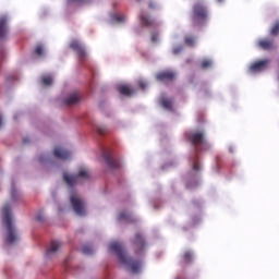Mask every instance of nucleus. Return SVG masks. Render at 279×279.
I'll return each mask as SVG.
<instances>
[{
	"instance_id": "12",
	"label": "nucleus",
	"mask_w": 279,
	"mask_h": 279,
	"mask_svg": "<svg viewBox=\"0 0 279 279\" xmlns=\"http://www.w3.org/2000/svg\"><path fill=\"white\" fill-rule=\"evenodd\" d=\"M258 47L264 51H271L276 49V43L274 39L264 38L258 41Z\"/></svg>"
},
{
	"instance_id": "36",
	"label": "nucleus",
	"mask_w": 279,
	"mask_h": 279,
	"mask_svg": "<svg viewBox=\"0 0 279 279\" xmlns=\"http://www.w3.org/2000/svg\"><path fill=\"white\" fill-rule=\"evenodd\" d=\"M23 143H29V140L24 138V140H23Z\"/></svg>"
},
{
	"instance_id": "11",
	"label": "nucleus",
	"mask_w": 279,
	"mask_h": 279,
	"mask_svg": "<svg viewBox=\"0 0 279 279\" xmlns=\"http://www.w3.org/2000/svg\"><path fill=\"white\" fill-rule=\"evenodd\" d=\"M156 80L158 82H173V80H175V72L171 70H165V71L158 72L156 74Z\"/></svg>"
},
{
	"instance_id": "23",
	"label": "nucleus",
	"mask_w": 279,
	"mask_h": 279,
	"mask_svg": "<svg viewBox=\"0 0 279 279\" xmlns=\"http://www.w3.org/2000/svg\"><path fill=\"white\" fill-rule=\"evenodd\" d=\"M184 40L185 45H187L189 47H195V37L186 36Z\"/></svg>"
},
{
	"instance_id": "28",
	"label": "nucleus",
	"mask_w": 279,
	"mask_h": 279,
	"mask_svg": "<svg viewBox=\"0 0 279 279\" xmlns=\"http://www.w3.org/2000/svg\"><path fill=\"white\" fill-rule=\"evenodd\" d=\"M44 51H45V48L40 45L37 46L36 49H35L36 56H43Z\"/></svg>"
},
{
	"instance_id": "20",
	"label": "nucleus",
	"mask_w": 279,
	"mask_h": 279,
	"mask_svg": "<svg viewBox=\"0 0 279 279\" xmlns=\"http://www.w3.org/2000/svg\"><path fill=\"white\" fill-rule=\"evenodd\" d=\"M118 220L126 221V223H130V221H132V214L123 211V213L119 214Z\"/></svg>"
},
{
	"instance_id": "16",
	"label": "nucleus",
	"mask_w": 279,
	"mask_h": 279,
	"mask_svg": "<svg viewBox=\"0 0 279 279\" xmlns=\"http://www.w3.org/2000/svg\"><path fill=\"white\" fill-rule=\"evenodd\" d=\"M81 99L82 97L80 96V94H71L66 98H64L63 104L65 106H75L80 104Z\"/></svg>"
},
{
	"instance_id": "41",
	"label": "nucleus",
	"mask_w": 279,
	"mask_h": 279,
	"mask_svg": "<svg viewBox=\"0 0 279 279\" xmlns=\"http://www.w3.org/2000/svg\"><path fill=\"white\" fill-rule=\"evenodd\" d=\"M40 162H43V159H39Z\"/></svg>"
},
{
	"instance_id": "15",
	"label": "nucleus",
	"mask_w": 279,
	"mask_h": 279,
	"mask_svg": "<svg viewBox=\"0 0 279 279\" xmlns=\"http://www.w3.org/2000/svg\"><path fill=\"white\" fill-rule=\"evenodd\" d=\"M53 154L59 160H69V158H71V151L60 147L54 148Z\"/></svg>"
},
{
	"instance_id": "19",
	"label": "nucleus",
	"mask_w": 279,
	"mask_h": 279,
	"mask_svg": "<svg viewBox=\"0 0 279 279\" xmlns=\"http://www.w3.org/2000/svg\"><path fill=\"white\" fill-rule=\"evenodd\" d=\"M161 106L166 110H171L173 108V100L171 98L161 97Z\"/></svg>"
},
{
	"instance_id": "2",
	"label": "nucleus",
	"mask_w": 279,
	"mask_h": 279,
	"mask_svg": "<svg viewBox=\"0 0 279 279\" xmlns=\"http://www.w3.org/2000/svg\"><path fill=\"white\" fill-rule=\"evenodd\" d=\"M109 250L114 252L118 256L121 265H124L126 269H130L132 274H141V260L132 258L128 255V251H125V246L121 242H113L109 245Z\"/></svg>"
},
{
	"instance_id": "35",
	"label": "nucleus",
	"mask_w": 279,
	"mask_h": 279,
	"mask_svg": "<svg viewBox=\"0 0 279 279\" xmlns=\"http://www.w3.org/2000/svg\"><path fill=\"white\" fill-rule=\"evenodd\" d=\"M69 3H71V1H77L78 3H84V0H68Z\"/></svg>"
},
{
	"instance_id": "40",
	"label": "nucleus",
	"mask_w": 279,
	"mask_h": 279,
	"mask_svg": "<svg viewBox=\"0 0 279 279\" xmlns=\"http://www.w3.org/2000/svg\"><path fill=\"white\" fill-rule=\"evenodd\" d=\"M0 125H1V116H0Z\"/></svg>"
},
{
	"instance_id": "21",
	"label": "nucleus",
	"mask_w": 279,
	"mask_h": 279,
	"mask_svg": "<svg viewBox=\"0 0 279 279\" xmlns=\"http://www.w3.org/2000/svg\"><path fill=\"white\" fill-rule=\"evenodd\" d=\"M279 34V20H277L270 28V36H278Z\"/></svg>"
},
{
	"instance_id": "27",
	"label": "nucleus",
	"mask_w": 279,
	"mask_h": 279,
	"mask_svg": "<svg viewBox=\"0 0 279 279\" xmlns=\"http://www.w3.org/2000/svg\"><path fill=\"white\" fill-rule=\"evenodd\" d=\"M82 252H83V254L90 255V254H93V246L85 245V246H83Z\"/></svg>"
},
{
	"instance_id": "42",
	"label": "nucleus",
	"mask_w": 279,
	"mask_h": 279,
	"mask_svg": "<svg viewBox=\"0 0 279 279\" xmlns=\"http://www.w3.org/2000/svg\"><path fill=\"white\" fill-rule=\"evenodd\" d=\"M136 1H141V0H136Z\"/></svg>"
},
{
	"instance_id": "34",
	"label": "nucleus",
	"mask_w": 279,
	"mask_h": 279,
	"mask_svg": "<svg viewBox=\"0 0 279 279\" xmlns=\"http://www.w3.org/2000/svg\"><path fill=\"white\" fill-rule=\"evenodd\" d=\"M36 219H37L38 221H45V216L41 215V214H38V215L36 216Z\"/></svg>"
},
{
	"instance_id": "37",
	"label": "nucleus",
	"mask_w": 279,
	"mask_h": 279,
	"mask_svg": "<svg viewBox=\"0 0 279 279\" xmlns=\"http://www.w3.org/2000/svg\"><path fill=\"white\" fill-rule=\"evenodd\" d=\"M216 160H217V166L219 167V157H217Z\"/></svg>"
},
{
	"instance_id": "26",
	"label": "nucleus",
	"mask_w": 279,
	"mask_h": 279,
	"mask_svg": "<svg viewBox=\"0 0 279 279\" xmlns=\"http://www.w3.org/2000/svg\"><path fill=\"white\" fill-rule=\"evenodd\" d=\"M192 259H193V253H191L190 251H187L183 254L184 263H191Z\"/></svg>"
},
{
	"instance_id": "29",
	"label": "nucleus",
	"mask_w": 279,
	"mask_h": 279,
	"mask_svg": "<svg viewBox=\"0 0 279 279\" xmlns=\"http://www.w3.org/2000/svg\"><path fill=\"white\" fill-rule=\"evenodd\" d=\"M138 85H140V87H141L143 90H145V89L147 88V83H146L145 81H140V82H138Z\"/></svg>"
},
{
	"instance_id": "17",
	"label": "nucleus",
	"mask_w": 279,
	"mask_h": 279,
	"mask_svg": "<svg viewBox=\"0 0 279 279\" xmlns=\"http://www.w3.org/2000/svg\"><path fill=\"white\" fill-rule=\"evenodd\" d=\"M8 36V19H0V39Z\"/></svg>"
},
{
	"instance_id": "30",
	"label": "nucleus",
	"mask_w": 279,
	"mask_h": 279,
	"mask_svg": "<svg viewBox=\"0 0 279 279\" xmlns=\"http://www.w3.org/2000/svg\"><path fill=\"white\" fill-rule=\"evenodd\" d=\"M116 21H117L118 23H123V21H125V16H123V15H117V16H116Z\"/></svg>"
},
{
	"instance_id": "3",
	"label": "nucleus",
	"mask_w": 279,
	"mask_h": 279,
	"mask_svg": "<svg viewBox=\"0 0 279 279\" xmlns=\"http://www.w3.org/2000/svg\"><path fill=\"white\" fill-rule=\"evenodd\" d=\"M209 12L208 7L204 0H198L192 5L190 21L192 27H204L208 23Z\"/></svg>"
},
{
	"instance_id": "1",
	"label": "nucleus",
	"mask_w": 279,
	"mask_h": 279,
	"mask_svg": "<svg viewBox=\"0 0 279 279\" xmlns=\"http://www.w3.org/2000/svg\"><path fill=\"white\" fill-rule=\"evenodd\" d=\"M185 138L195 147V151L190 159L192 169L193 171H201L202 166L199 165L197 151H204V149L209 147L208 142H206V133L204 131L189 132L185 134Z\"/></svg>"
},
{
	"instance_id": "39",
	"label": "nucleus",
	"mask_w": 279,
	"mask_h": 279,
	"mask_svg": "<svg viewBox=\"0 0 279 279\" xmlns=\"http://www.w3.org/2000/svg\"><path fill=\"white\" fill-rule=\"evenodd\" d=\"M174 53H178V50H174Z\"/></svg>"
},
{
	"instance_id": "32",
	"label": "nucleus",
	"mask_w": 279,
	"mask_h": 279,
	"mask_svg": "<svg viewBox=\"0 0 279 279\" xmlns=\"http://www.w3.org/2000/svg\"><path fill=\"white\" fill-rule=\"evenodd\" d=\"M148 8H149V10H156V2L150 1V2L148 3Z\"/></svg>"
},
{
	"instance_id": "6",
	"label": "nucleus",
	"mask_w": 279,
	"mask_h": 279,
	"mask_svg": "<svg viewBox=\"0 0 279 279\" xmlns=\"http://www.w3.org/2000/svg\"><path fill=\"white\" fill-rule=\"evenodd\" d=\"M70 202H71L74 213H76L78 215V217H84V215H86V203H84V201L82 198H80V197H77V195L73 194L70 197Z\"/></svg>"
},
{
	"instance_id": "38",
	"label": "nucleus",
	"mask_w": 279,
	"mask_h": 279,
	"mask_svg": "<svg viewBox=\"0 0 279 279\" xmlns=\"http://www.w3.org/2000/svg\"><path fill=\"white\" fill-rule=\"evenodd\" d=\"M218 3H223V0H217Z\"/></svg>"
},
{
	"instance_id": "14",
	"label": "nucleus",
	"mask_w": 279,
	"mask_h": 279,
	"mask_svg": "<svg viewBox=\"0 0 279 279\" xmlns=\"http://www.w3.org/2000/svg\"><path fill=\"white\" fill-rule=\"evenodd\" d=\"M140 23L143 27H156V20L145 15V12L140 14Z\"/></svg>"
},
{
	"instance_id": "22",
	"label": "nucleus",
	"mask_w": 279,
	"mask_h": 279,
	"mask_svg": "<svg viewBox=\"0 0 279 279\" xmlns=\"http://www.w3.org/2000/svg\"><path fill=\"white\" fill-rule=\"evenodd\" d=\"M41 82L44 86H51L53 84V77L50 75L43 76Z\"/></svg>"
},
{
	"instance_id": "7",
	"label": "nucleus",
	"mask_w": 279,
	"mask_h": 279,
	"mask_svg": "<svg viewBox=\"0 0 279 279\" xmlns=\"http://www.w3.org/2000/svg\"><path fill=\"white\" fill-rule=\"evenodd\" d=\"M270 63H271L270 59H263V60L255 61L250 65L248 71L251 73H262V71H265V69H268Z\"/></svg>"
},
{
	"instance_id": "8",
	"label": "nucleus",
	"mask_w": 279,
	"mask_h": 279,
	"mask_svg": "<svg viewBox=\"0 0 279 279\" xmlns=\"http://www.w3.org/2000/svg\"><path fill=\"white\" fill-rule=\"evenodd\" d=\"M132 245L135 254H141L145 247H147V243L145 242V238L141 233L135 234V239L132 240Z\"/></svg>"
},
{
	"instance_id": "33",
	"label": "nucleus",
	"mask_w": 279,
	"mask_h": 279,
	"mask_svg": "<svg viewBox=\"0 0 279 279\" xmlns=\"http://www.w3.org/2000/svg\"><path fill=\"white\" fill-rule=\"evenodd\" d=\"M11 197H12V199H16V190L15 189L11 190Z\"/></svg>"
},
{
	"instance_id": "4",
	"label": "nucleus",
	"mask_w": 279,
	"mask_h": 279,
	"mask_svg": "<svg viewBox=\"0 0 279 279\" xmlns=\"http://www.w3.org/2000/svg\"><path fill=\"white\" fill-rule=\"evenodd\" d=\"M1 219L2 225L7 230L5 243H16V241H19V233H16V228L14 227V222L12 220V207L10 204H5L2 207Z\"/></svg>"
},
{
	"instance_id": "25",
	"label": "nucleus",
	"mask_w": 279,
	"mask_h": 279,
	"mask_svg": "<svg viewBox=\"0 0 279 279\" xmlns=\"http://www.w3.org/2000/svg\"><path fill=\"white\" fill-rule=\"evenodd\" d=\"M201 66L202 69H210V66H213V60L210 59L203 60Z\"/></svg>"
},
{
	"instance_id": "10",
	"label": "nucleus",
	"mask_w": 279,
	"mask_h": 279,
	"mask_svg": "<svg viewBox=\"0 0 279 279\" xmlns=\"http://www.w3.org/2000/svg\"><path fill=\"white\" fill-rule=\"evenodd\" d=\"M70 49L72 51H75L77 53L80 60H86V49L82 46V44L77 40H72L70 43Z\"/></svg>"
},
{
	"instance_id": "13",
	"label": "nucleus",
	"mask_w": 279,
	"mask_h": 279,
	"mask_svg": "<svg viewBox=\"0 0 279 279\" xmlns=\"http://www.w3.org/2000/svg\"><path fill=\"white\" fill-rule=\"evenodd\" d=\"M62 247V242L60 241H52L50 243V247L46 252L47 258H52L54 254H58V250Z\"/></svg>"
},
{
	"instance_id": "9",
	"label": "nucleus",
	"mask_w": 279,
	"mask_h": 279,
	"mask_svg": "<svg viewBox=\"0 0 279 279\" xmlns=\"http://www.w3.org/2000/svg\"><path fill=\"white\" fill-rule=\"evenodd\" d=\"M104 159L107 167H109L111 171H117V169H121V161H119V159L112 158L111 153H104Z\"/></svg>"
},
{
	"instance_id": "5",
	"label": "nucleus",
	"mask_w": 279,
	"mask_h": 279,
	"mask_svg": "<svg viewBox=\"0 0 279 279\" xmlns=\"http://www.w3.org/2000/svg\"><path fill=\"white\" fill-rule=\"evenodd\" d=\"M81 180H90V171L86 168H81L77 174L63 173V180L68 186H75Z\"/></svg>"
},
{
	"instance_id": "31",
	"label": "nucleus",
	"mask_w": 279,
	"mask_h": 279,
	"mask_svg": "<svg viewBox=\"0 0 279 279\" xmlns=\"http://www.w3.org/2000/svg\"><path fill=\"white\" fill-rule=\"evenodd\" d=\"M150 40L151 43H156L158 40V34L157 33L151 34Z\"/></svg>"
},
{
	"instance_id": "24",
	"label": "nucleus",
	"mask_w": 279,
	"mask_h": 279,
	"mask_svg": "<svg viewBox=\"0 0 279 279\" xmlns=\"http://www.w3.org/2000/svg\"><path fill=\"white\" fill-rule=\"evenodd\" d=\"M96 130L100 136H105V134L108 132V126L106 125H98L96 126Z\"/></svg>"
},
{
	"instance_id": "18",
	"label": "nucleus",
	"mask_w": 279,
	"mask_h": 279,
	"mask_svg": "<svg viewBox=\"0 0 279 279\" xmlns=\"http://www.w3.org/2000/svg\"><path fill=\"white\" fill-rule=\"evenodd\" d=\"M118 90L120 95H124V97H130V95L134 93V90L128 85H119Z\"/></svg>"
}]
</instances>
